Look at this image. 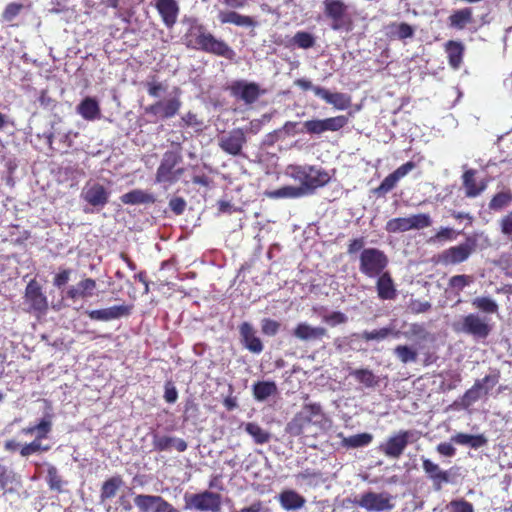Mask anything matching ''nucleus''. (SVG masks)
<instances>
[{
  "label": "nucleus",
  "mask_w": 512,
  "mask_h": 512,
  "mask_svg": "<svg viewBox=\"0 0 512 512\" xmlns=\"http://www.w3.org/2000/svg\"><path fill=\"white\" fill-rule=\"evenodd\" d=\"M331 426L320 403H306L287 423L285 431L293 437L317 438Z\"/></svg>",
  "instance_id": "1"
},
{
  "label": "nucleus",
  "mask_w": 512,
  "mask_h": 512,
  "mask_svg": "<svg viewBox=\"0 0 512 512\" xmlns=\"http://www.w3.org/2000/svg\"><path fill=\"white\" fill-rule=\"evenodd\" d=\"M184 43L187 48L228 60H233L236 56L233 48L225 40L217 38L204 24L197 21H194L187 29Z\"/></svg>",
  "instance_id": "2"
},
{
  "label": "nucleus",
  "mask_w": 512,
  "mask_h": 512,
  "mask_svg": "<svg viewBox=\"0 0 512 512\" xmlns=\"http://www.w3.org/2000/svg\"><path fill=\"white\" fill-rule=\"evenodd\" d=\"M287 175L300 183L298 188H303V195L314 193L318 188L328 184L331 179L326 170L314 165H289Z\"/></svg>",
  "instance_id": "3"
},
{
  "label": "nucleus",
  "mask_w": 512,
  "mask_h": 512,
  "mask_svg": "<svg viewBox=\"0 0 512 512\" xmlns=\"http://www.w3.org/2000/svg\"><path fill=\"white\" fill-rule=\"evenodd\" d=\"M183 158L180 151L168 150L164 152L155 174V182L173 185L185 173L184 167H178Z\"/></svg>",
  "instance_id": "4"
},
{
  "label": "nucleus",
  "mask_w": 512,
  "mask_h": 512,
  "mask_svg": "<svg viewBox=\"0 0 512 512\" xmlns=\"http://www.w3.org/2000/svg\"><path fill=\"white\" fill-rule=\"evenodd\" d=\"M388 264V256L378 248L369 247L360 252L359 271L368 278H375L386 272Z\"/></svg>",
  "instance_id": "5"
},
{
  "label": "nucleus",
  "mask_w": 512,
  "mask_h": 512,
  "mask_svg": "<svg viewBox=\"0 0 512 512\" xmlns=\"http://www.w3.org/2000/svg\"><path fill=\"white\" fill-rule=\"evenodd\" d=\"M323 13L330 21V27L334 31H350L352 18L348 12V5L342 0H324Z\"/></svg>",
  "instance_id": "6"
},
{
  "label": "nucleus",
  "mask_w": 512,
  "mask_h": 512,
  "mask_svg": "<svg viewBox=\"0 0 512 512\" xmlns=\"http://www.w3.org/2000/svg\"><path fill=\"white\" fill-rule=\"evenodd\" d=\"M453 330L456 333L470 335L475 339H486L492 331V325L479 314L470 313L463 316L460 321L453 323Z\"/></svg>",
  "instance_id": "7"
},
{
  "label": "nucleus",
  "mask_w": 512,
  "mask_h": 512,
  "mask_svg": "<svg viewBox=\"0 0 512 512\" xmlns=\"http://www.w3.org/2000/svg\"><path fill=\"white\" fill-rule=\"evenodd\" d=\"M182 107L179 95L157 100L144 108V113L153 118L152 122L174 118Z\"/></svg>",
  "instance_id": "8"
},
{
  "label": "nucleus",
  "mask_w": 512,
  "mask_h": 512,
  "mask_svg": "<svg viewBox=\"0 0 512 512\" xmlns=\"http://www.w3.org/2000/svg\"><path fill=\"white\" fill-rule=\"evenodd\" d=\"M222 3L233 10H224L218 13V20L221 24H233L239 27H255L257 22L253 17L242 15L235 9L244 8L249 0H221Z\"/></svg>",
  "instance_id": "9"
},
{
  "label": "nucleus",
  "mask_w": 512,
  "mask_h": 512,
  "mask_svg": "<svg viewBox=\"0 0 512 512\" xmlns=\"http://www.w3.org/2000/svg\"><path fill=\"white\" fill-rule=\"evenodd\" d=\"M221 504V495L208 490L191 495H185L186 509H195L201 512H218L221 509Z\"/></svg>",
  "instance_id": "10"
},
{
  "label": "nucleus",
  "mask_w": 512,
  "mask_h": 512,
  "mask_svg": "<svg viewBox=\"0 0 512 512\" xmlns=\"http://www.w3.org/2000/svg\"><path fill=\"white\" fill-rule=\"evenodd\" d=\"M476 239L468 237L464 243L451 246L438 255V262L442 265H457L465 262L475 251Z\"/></svg>",
  "instance_id": "11"
},
{
  "label": "nucleus",
  "mask_w": 512,
  "mask_h": 512,
  "mask_svg": "<svg viewBox=\"0 0 512 512\" xmlns=\"http://www.w3.org/2000/svg\"><path fill=\"white\" fill-rule=\"evenodd\" d=\"M394 497L388 492L368 491L360 495L354 503L369 512H384L394 508Z\"/></svg>",
  "instance_id": "12"
},
{
  "label": "nucleus",
  "mask_w": 512,
  "mask_h": 512,
  "mask_svg": "<svg viewBox=\"0 0 512 512\" xmlns=\"http://www.w3.org/2000/svg\"><path fill=\"white\" fill-rule=\"evenodd\" d=\"M413 433L409 430H400L397 434L389 437L379 445V451L391 459H399L408 444Z\"/></svg>",
  "instance_id": "13"
},
{
  "label": "nucleus",
  "mask_w": 512,
  "mask_h": 512,
  "mask_svg": "<svg viewBox=\"0 0 512 512\" xmlns=\"http://www.w3.org/2000/svg\"><path fill=\"white\" fill-rule=\"evenodd\" d=\"M246 142L247 138L244 130L242 128H234L219 138L218 145L226 154L240 156Z\"/></svg>",
  "instance_id": "14"
},
{
  "label": "nucleus",
  "mask_w": 512,
  "mask_h": 512,
  "mask_svg": "<svg viewBox=\"0 0 512 512\" xmlns=\"http://www.w3.org/2000/svg\"><path fill=\"white\" fill-rule=\"evenodd\" d=\"M25 304L28 305L29 312L44 313L48 308L47 297L41 290V287L35 280H31L25 289Z\"/></svg>",
  "instance_id": "15"
},
{
  "label": "nucleus",
  "mask_w": 512,
  "mask_h": 512,
  "mask_svg": "<svg viewBox=\"0 0 512 512\" xmlns=\"http://www.w3.org/2000/svg\"><path fill=\"white\" fill-rule=\"evenodd\" d=\"M231 94L246 104L254 103L261 95L260 86L255 82L235 81L230 86Z\"/></svg>",
  "instance_id": "16"
},
{
  "label": "nucleus",
  "mask_w": 512,
  "mask_h": 512,
  "mask_svg": "<svg viewBox=\"0 0 512 512\" xmlns=\"http://www.w3.org/2000/svg\"><path fill=\"white\" fill-rule=\"evenodd\" d=\"M422 468L427 477L432 481L433 488L440 491L443 484L450 482V474L447 470H442L440 466L428 458H422Z\"/></svg>",
  "instance_id": "17"
},
{
  "label": "nucleus",
  "mask_w": 512,
  "mask_h": 512,
  "mask_svg": "<svg viewBox=\"0 0 512 512\" xmlns=\"http://www.w3.org/2000/svg\"><path fill=\"white\" fill-rule=\"evenodd\" d=\"M155 8L159 13L164 25L172 28L178 19L180 12L179 5L176 0H155Z\"/></svg>",
  "instance_id": "18"
},
{
  "label": "nucleus",
  "mask_w": 512,
  "mask_h": 512,
  "mask_svg": "<svg viewBox=\"0 0 512 512\" xmlns=\"http://www.w3.org/2000/svg\"><path fill=\"white\" fill-rule=\"evenodd\" d=\"M376 278L375 288L380 300H394L397 297V289L389 271H386Z\"/></svg>",
  "instance_id": "19"
},
{
  "label": "nucleus",
  "mask_w": 512,
  "mask_h": 512,
  "mask_svg": "<svg viewBox=\"0 0 512 512\" xmlns=\"http://www.w3.org/2000/svg\"><path fill=\"white\" fill-rule=\"evenodd\" d=\"M301 341L322 340L327 336V329L322 326H311L306 322L298 323L292 332Z\"/></svg>",
  "instance_id": "20"
},
{
  "label": "nucleus",
  "mask_w": 512,
  "mask_h": 512,
  "mask_svg": "<svg viewBox=\"0 0 512 512\" xmlns=\"http://www.w3.org/2000/svg\"><path fill=\"white\" fill-rule=\"evenodd\" d=\"M314 94L338 110H345L351 105V97L345 93H332L323 87H316L314 88Z\"/></svg>",
  "instance_id": "21"
},
{
  "label": "nucleus",
  "mask_w": 512,
  "mask_h": 512,
  "mask_svg": "<svg viewBox=\"0 0 512 512\" xmlns=\"http://www.w3.org/2000/svg\"><path fill=\"white\" fill-rule=\"evenodd\" d=\"M477 171L475 169H468L462 175V184L465 190V196L468 198H475L482 194L487 188L488 182L482 180L476 181Z\"/></svg>",
  "instance_id": "22"
},
{
  "label": "nucleus",
  "mask_w": 512,
  "mask_h": 512,
  "mask_svg": "<svg viewBox=\"0 0 512 512\" xmlns=\"http://www.w3.org/2000/svg\"><path fill=\"white\" fill-rule=\"evenodd\" d=\"M239 333L243 345L252 353H261L263 344L259 337L256 336L253 326L249 322H243L239 326Z\"/></svg>",
  "instance_id": "23"
},
{
  "label": "nucleus",
  "mask_w": 512,
  "mask_h": 512,
  "mask_svg": "<svg viewBox=\"0 0 512 512\" xmlns=\"http://www.w3.org/2000/svg\"><path fill=\"white\" fill-rule=\"evenodd\" d=\"M152 444L154 450L158 452L169 451L174 448L176 451L181 453L186 451L188 447V444L184 439L166 435H154Z\"/></svg>",
  "instance_id": "24"
},
{
  "label": "nucleus",
  "mask_w": 512,
  "mask_h": 512,
  "mask_svg": "<svg viewBox=\"0 0 512 512\" xmlns=\"http://www.w3.org/2000/svg\"><path fill=\"white\" fill-rule=\"evenodd\" d=\"M415 35V27L406 22H391L386 26V36L390 40L405 41Z\"/></svg>",
  "instance_id": "25"
},
{
  "label": "nucleus",
  "mask_w": 512,
  "mask_h": 512,
  "mask_svg": "<svg viewBox=\"0 0 512 512\" xmlns=\"http://www.w3.org/2000/svg\"><path fill=\"white\" fill-rule=\"evenodd\" d=\"M444 47L449 66L454 70H458L463 62L465 52L464 44L460 41L449 40L445 43Z\"/></svg>",
  "instance_id": "26"
},
{
  "label": "nucleus",
  "mask_w": 512,
  "mask_h": 512,
  "mask_svg": "<svg viewBox=\"0 0 512 512\" xmlns=\"http://www.w3.org/2000/svg\"><path fill=\"white\" fill-rule=\"evenodd\" d=\"M133 307L132 304H119L98 309V320L112 321L128 317L131 315Z\"/></svg>",
  "instance_id": "27"
},
{
  "label": "nucleus",
  "mask_w": 512,
  "mask_h": 512,
  "mask_svg": "<svg viewBox=\"0 0 512 512\" xmlns=\"http://www.w3.org/2000/svg\"><path fill=\"white\" fill-rule=\"evenodd\" d=\"M281 507L287 511L301 509L305 503V498L292 489L283 490L278 497Z\"/></svg>",
  "instance_id": "28"
},
{
  "label": "nucleus",
  "mask_w": 512,
  "mask_h": 512,
  "mask_svg": "<svg viewBox=\"0 0 512 512\" xmlns=\"http://www.w3.org/2000/svg\"><path fill=\"white\" fill-rule=\"evenodd\" d=\"M94 287L95 282L92 279H85L80 281L77 285L68 288L65 291V294H62V297L70 298L73 300L83 298L87 295H91ZM62 293H64V291H62Z\"/></svg>",
  "instance_id": "29"
},
{
  "label": "nucleus",
  "mask_w": 512,
  "mask_h": 512,
  "mask_svg": "<svg viewBox=\"0 0 512 512\" xmlns=\"http://www.w3.org/2000/svg\"><path fill=\"white\" fill-rule=\"evenodd\" d=\"M277 392L278 388L274 381H257L252 386L253 397L259 402L276 395Z\"/></svg>",
  "instance_id": "30"
},
{
  "label": "nucleus",
  "mask_w": 512,
  "mask_h": 512,
  "mask_svg": "<svg viewBox=\"0 0 512 512\" xmlns=\"http://www.w3.org/2000/svg\"><path fill=\"white\" fill-rule=\"evenodd\" d=\"M122 203L130 205L138 204H150L155 202V198L152 194L147 193L141 189H134L123 194L120 197Z\"/></svg>",
  "instance_id": "31"
},
{
  "label": "nucleus",
  "mask_w": 512,
  "mask_h": 512,
  "mask_svg": "<svg viewBox=\"0 0 512 512\" xmlns=\"http://www.w3.org/2000/svg\"><path fill=\"white\" fill-rule=\"evenodd\" d=\"M350 375L366 388H374L379 385L380 379L368 368H359L350 372Z\"/></svg>",
  "instance_id": "32"
},
{
  "label": "nucleus",
  "mask_w": 512,
  "mask_h": 512,
  "mask_svg": "<svg viewBox=\"0 0 512 512\" xmlns=\"http://www.w3.org/2000/svg\"><path fill=\"white\" fill-rule=\"evenodd\" d=\"M241 427L253 438L256 444L263 445L270 441L271 434L263 429L258 423L247 422L242 423Z\"/></svg>",
  "instance_id": "33"
},
{
  "label": "nucleus",
  "mask_w": 512,
  "mask_h": 512,
  "mask_svg": "<svg viewBox=\"0 0 512 512\" xmlns=\"http://www.w3.org/2000/svg\"><path fill=\"white\" fill-rule=\"evenodd\" d=\"M266 196L270 199H281V198H289L295 199L303 196V188H298L297 186H283L276 190L267 191Z\"/></svg>",
  "instance_id": "34"
},
{
  "label": "nucleus",
  "mask_w": 512,
  "mask_h": 512,
  "mask_svg": "<svg viewBox=\"0 0 512 512\" xmlns=\"http://www.w3.org/2000/svg\"><path fill=\"white\" fill-rule=\"evenodd\" d=\"M124 485L120 475L113 476L106 480L101 488V500L111 499L116 496L117 491Z\"/></svg>",
  "instance_id": "35"
},
{
  "label": "nucleus",
  "mask_w": 512,
  "mask_h": 512,
  "mask_svg": "<svg viewBox=\"0 0 512 512\" xmlns=\"http://www.w3.org/2000/svg\"><path fill=\"white\" fill-rule=\"evenodd\" d=\"M512 204V191L505 189L497 192L489 202V209L492 211H501Z\"/></svg>",
  "instance_id": "36"
},
{
  "label": "nucleus",
  "mask_w": 512,
  "mask_h": 512,
  "mask_svg": "<svg viewBox=\"0 0 512 512\" xmlns=\"http://www.w3.org/2000/svg\"><path fill=\"white\" fill-rule=\"evenodd\" d=\"M389 335H392L393 337L398 338L400 335V332L394 330L390 326H386V327H382L380 329H375L372 331H367V330L363 331L361 334V338L366 342H369L372 340L381 341V340L386 339Z\"/></svg>",
  "instance_id": "37"
},
{
  "label": "nucleus",
  "mask_w": 512,
  "mask_h": 512,
  "mask_svg": "<svg viewBox=\"0 0 512 512\" xmlns=\"http://www.w3.org/2000/svg\"><path fill=\"white\" fill-rule=\"evenodd\" d=\"M451 440L459 445H470L472 448H479L487 443V439L483 435H469L465 433H457Z\"/></svg>",
  "instance_id": "38"
},
{
  "label": "nucleus",
  "mask_w": 512,
  "mask_h": 512,
  "mask_svg": "<svg viewBox=\"0 0 512 512\" xmlns=\"http://www.w3.org/2000/svg\"><path fill=\"white\" fill-rule=\"evenodd\" d=\"M472 21V9L471 8H463L455 11L449 17L450 26L463 29L468 23Z\"/></svg>",
  "instance_id": "39"
},
{
  "label": "nucleus",
  "mask_w": 512,
  "mask_h": 512,
  "mask_svg": "<svg viewBox=\"0 0 512 512\" xmlns=\"http://www.w3.org/2000/svg\"><path fill=\"white\" fill-rule=\"evenodd\" d=\"M159 496L139 494L134 498L135 506L140 512H156Z\"/></svg>",
  "instance_id": "40"
},
{
  "label": "nucleus",
  "mask_w": 512,
  "mask_h": 512,
  "mask_svg": "<svg viewBox=\"0 0 512 512\" xmlns=\"http://www.w3.org/2000/svg\"><path fill=\"white\" fill-rule=\"evenodd\" d=\"M373 440L370 433H360L349 437H343L342 446L346 448H359L369 445Z\"/></svg>",
  "instance_id": "41"
},
{
  "label": "nucleus",
  "mask_w": 512,
  "mask_h": 512,
  "mask_svg": "<svg viewBox=\"0 0 512 512\" xmlns=\"http://www.w3.org/2000/svg\"><path fill=\"white\" fill-rule=\"evenodd\" d=\"M459 232H456L450 227H441L433 236L428 239L430 244H443L448 241H453L457 238Z\"/></svg>",
  "instance_id": "42"
},
{
  "label": "nucleus",
  "mask_w": 512,
  "mask_h": 512,
  "mask_svg": "<svg viewBox=\"0 0 512 512\" xmlns=\"http://www.w3.org/2000/svg\"><path fill=\"white\" fill-rule=\"evenodd\" d=\"M144 87L148 95L152 98H159L167 91V84L160 82L155 75L151 76L144 83Z\"/></svg>",
  "instance_id": "43"
},
{
  "label": "nucleus",
  "mask_w": 512,
  "mask_h": 512,
  "mask_svg": "<svg viewBox=\"0 0 512 512\" xmlns=\"http://www.w3.org/2000/svg\"><path fill=\"white\" fill-rule=\"evenodd\" d=\"M394 354L403 364L416 362L418 358L417 351L408 345H397L394 348Z\"/></svg>",
  "instance_id": "44"
},
{
  "label": "nucleus",
  "mask_w": 512,
  "mask_h": 512,
  "mask_svg": "<svg viewBox=\"0 0 512 512\" xmlns=\"http://www.w3.org/2000/svg\"><path fill=\"white\" fill-rule=\"evenodd\" d=\"M474 308L487 314H494L498 312L499 306L495 300L489 297H476L472 300Z\"/></svg>",
  "instance_id": "45"
},
{
  "label": "nucleus",
  "mask_w": 512,
  "mask_h": 512,
  "mask_svg": "<svg viewBox=\"0 0 512 512\" xmlns=\"http://www.w3.org/2000/svg\"><path fill=\"white\" fill-rule=\"evenodd\" d=\"M315 43V37L311 33L306 31L296 32L293 38L291 39V44L301 49L312 48L315 45Z\"/></svg>",
  "instance_id": "46"
},
{
  "label": "nucleus",
  "mask_w": 512,
  "mask_h": 512,
  "mask_svg": "<svg viewBox=\"0 0 512 512\" xmlns=\"http://www.w3.org/2000/svg\"><path fill=\"white\" fill-rule=\"evenodd\" d=\"M385 230L388 233H400L411 230L409 217H397L387 221Z\"/></svg>",
  "instance_id": "47"
},
{
  "label": "nucleus",
  "mask_w": 512,
  "mask_h": 512,
  "mask_svg": "<svg viewBox=\"0 0 512 512\" xmlns=\"http://www.w3.org/2000/svg\"><path fill=\"white\" fill-rule=\"evenodd\" d=\"M77 111L85 119H94L96 117V100L91 97L85 98L77 107Z\"/></svg>",
  "instance_id": "48"
},
{
  "label": "nucleus",
  "mask_w": 512,
  "mask_h": 512,
  "mask_svg": "<svg viewBox=\"0 0 512 512\" xmlns=\"http://www.w3.org/2000/svg\"><path fill=\"white\" fill-rule=\"evenodd\" d=\"M410 229L411 230H420L427 227H430L432 224V219L429 214L419 213L415 215H411L409 217Z\"/></svg>",
  "instance_id": "49"
},
{
  "label": "nucleus",
  "mask_w": 512,
  "mask_h": 512,
  "mask_svg": "<svg viewBox=\"0 0 512 512\" xmlns=\"http://www.w3.org/2000/svg\"><path fill=\"white\" fill-rule=\"evenodd\" d=\"M498 226L502 236L512 242V210L498 220Z\"/></svg>",
  "instance_id": "50"
},
{
  "label": "nucleus",
  "mask_w": 512,
  "mask_h": 512,
  "mask_svg": "<svg viewBox=\"0 0 512 512\" xmlns=\"http://www.w3.org/2000/svg\"><path fill=\"white\" fill-rule=\"evenodd\" d=\"M325 131H339L348 123V118L345 115H338L323 119Z\"/></svg>",
  "instance_id": "51"
},
{
  "label": "nucleus",
  "mask_w": 512,
  "mask_h": 512,
  "mask_svg": "<svg viewBox=\"0 0 512 512\" xmlns=\"http://www.w3.org/2000/svg\"><path fill=\"white\" fill-rule=\"evenodd\" d=\"M397 182V178L392 173H390L384 178L381 184L374 189V194H376L378 197L385 196L388 192L395 188Z\"/></svg>",
  "instance_id": "52"
},
{
  "label": "nucleus",
  "mask_w": 512,
  "mask_h": 512,
  "mask_svg": "<svg viewBox=\"0 0 512 512\" xmlns=\"http://www.w3.org/2000/svg\"><path fill=\"white\" fill-rule=\"evenodd\" d=\"M481 389H483L482 382L477 380L474 385L464 393L462 398L463 405L468 407L476 402L480 398L479 391Z\"/></svg>",
  "instance_id": "53"
},
{
  "label": "nucleus",
  "mask_w": 512,
  "mask_h": 512,
  "mask_svg": "<svg viewBox=\"0 0 512 512\" xmlns=\"http://www.w3.org/2000/svg\"><path fill=\"white\" fill-rule=\"evenodd\" d=\"M473 282V277L471 275L461 274L452 276L449 279V287L451 289H455L457 292L462 291L466 286L470 285Z\"/></svg>",
  "instance_id": "54"
},
{
  "label": "nucleus",
  "mask_w": 512,
  "mask_h": 512,
  "mask_svg": "<svg viewBox=\"0 0 512 512\" xmlns=\"http://www.w3.org/2000/svg\"><path fill=\"white\" fill-rule=\"evenodd\" d=\"M49 449L50 446H44L42 445L41 441L34 439L32 442L22 446L20 454L23 457H28L41 451H48Z\"/></svg>",
  "instance_id": "55"
},
{
  "label": "nucleus",
  "mask_w": 512,
  "mask_h": 512,
  "mask_svg": "<svg viewBox=\"0 0 512 512\" xmlns=\"http://www.w3.org/2000/svg\"><path fill=\"white\" fill-rule=\"evenodd\" d=\"M323 322L331 327L345 324L348 321V317L341 311H333L329 314L322 316Z\"/></svg>",
  "instance_id": "56"
},
{
  "label": "nucleus",
  "mask_w": 512,
  "mask_h": 512,
  "mask_svg": "<svg viewBox=\"0 0 512 512\" xmlns=\"http://www.w3.org/2000/svg\"><path fill=\"white\" fill-rule=\"evenodd\" d=\"M432 305L429 301H421L419 299H411L408 303V311L412 314L426 313L431 309Z\"/></svg>",
  "instance_id": "57"
},
{
  "label": "nucleus",
  "mask_w": 512,
  "mask_h": 512,
  "mask_svg": "<svg viewBox=\"0 0 512 512\" xmlns=\"http://www.w3.org/2000/svg\"><path fill=\"white\" fill-rule=\"evenodd\" d=\"M306 133L311 135H319L325 132L323 119L307 120L303 123Z\"/></svg>",
  "instance_id": "58"
},
{
  "label": "nucleus",
  "mask_w": 512,
  "mask_h": 512,
  "mask_svg": "<svg viewBox=\"0 0 512 512\" xmlns=\"http://www.w3.org/2000/svg\"><path fill=\"white\" fill-rule=\"evenodd\" d=\"M281 324L270 318H264L261 321V331L264 335L275 336L280 330Z\"/></svg>",
  "instance_id": "59"
},
{
  "label": "nucleus",
  "mask_w": 512,
  "mask_h": 512,
  "mask_svg": "<svg viewBox=\"0 0 512 512\" xmlns=\"http://www.w3.org/2000/svg\"><path fill=\"white\" fill-rule=\"evenodd\" d=\"M52 429V422L47 418H43L37 425H35V439L41 441L46 438Z\"/></svg>",
  "instance_id": "60"
},
{
  "label": "nucleus",
  "mask_w": 512,
  "mask_h": 512,
  "mask_svg": "<svg viewBox=\"0 0 512 512\" xmlns=\"http://www.w3.org/2000/svg\"><path fill=\"white\" fill-rule=\"evenodd\" d=\"M72 270L64 269L57 273L53 280V285L58 289H63V287L71 280Z\"/></svg>",
  "instance_id": "61"
},
{
  "label": "nucleus",
  "mask_w": 512,
  "mask_h": 512,
  "mask_svg": "<svg viewBox=\"0 0 512 512\" xmlns=\"http://www.w3.org/2000/svg\"><path fill=\"white\" fill-rule=\"evenodd\" d=\"M181 125L183 127H200L203 125V122L198 119L197 114L189 111L181 117Z\"/></svg>",
  "instance_id": "62"
},
{
  "label": "nucleus",
  "mask_w": 512,
  "mask_h": 512,
  "mask_svg": "<svg viewBox=\"0 0 512 512\" xmlns=\"http://www.w3.org/2000/svg\"><path fill=\"white\" fill-rule=\"evenodd\" d=\"M366 244L365 238L363 236L353 238L349 241L347 245V253L349 255L356 254L357 252L361 251L363 249H366L364 246Z\"/></svg>",
  "instance_id": "63"
},
{
  "label": "nucleus",
  "mask_w": 512,
  "mask_h": 512,
  "mask_svg": "<svg viewBox=\"0 0 512 512\" xmlns=\"http://www.w3.org/2000/svg\"><path fill=\"white\" fill-rule=\"evenodd\" d=\"M450 506L453 512H474L473 505L464 499L453 500L450 502Z\"/></svg>",
  "instance_id": "64"
}]
</instances>
